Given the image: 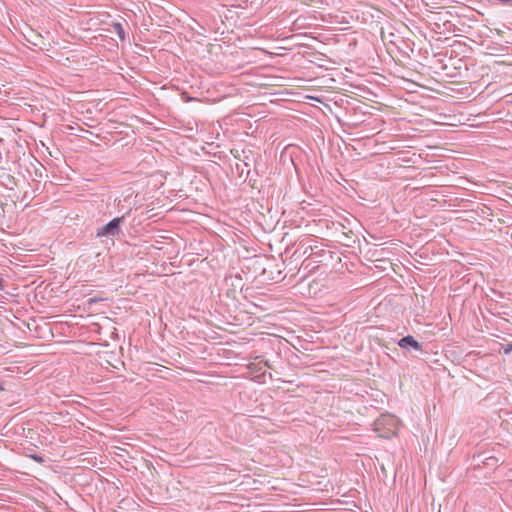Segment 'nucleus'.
Wrapping results in <instances>:
<instances>
[{
    "mask_svg": "<svg viewBox=\"0 0 512 512\" xmlns=\"http://www.w3.org/2000/svg\"><path fill=\"white\" fill-rule=\"evenodd\" d=\"M399 420L391 414L381 415L374 422V431L382 438H391L395 436L399 430Z\"/></svg>",
    "mask_w": 512,
    "mask_h": 512,
    "instance_id": "obj_1",
    "label": "nucleus"
},
{
    "mask_svg": "<svg viewBox=\"0 0 512 512\" xmlns=\"http://www.w3.org/2000/svg\"><path fill=\"white\" fill-rule=\"evenodd\" d=\"M124 220V216L116 217L108 222L103 227L99 228L97 231V237L103 236H115L120 233V225Z\"/></svg>",
    "mask_w": 512,
    "mask_h": 512,
    "instance_id": "obj_2",
    "label": "nucleus"
},
{
    "mask_svg": "<svg viewBox=\"0 0 512 512\" xmlns=\"http://www.w3.org/2000/svg\"><path fill=\"white\" fill-rule=\"evenodd\" d=\"M398 345L401 348L411 347V348H413L414 350H417V351H421L422 350V345L417 340H415L413 336H410V335L401 338L398 341Z\"/></svg>",
    "mask_w": 512,
    "mask_h": 512,
    "instance_id": "obj_3",
    "label": "nucleus"
},
{
    "mask_svg": "<svg viewBox=\"0 0 512 512\" xmlns=\"http://www.w3.org/2000/svg\"><path fill=\"white\" fill-rule=\"evenodd\" d=\"M112 27H113L114 32L119 36V38L122 41L125 40V32H124L122 24L114 23Z\"/></svg>",
    "mask_w": 512,
    "mask_h": 512,
    "instance_id": "obj_4",
    "label": "nucleus"
},
{
    "mask_svg": "<svg viewBox=\"0 0 512 512\" xmlns=\"http://www.w3.org/2000/svg\"><path fill=\"white\" fill-rule=\"evenodd\" d=\"M0 390H2V387L0 386Z\"/></svg>",
    "mask_w": 512,
    "mask_h": 512,
    "instance_id": "obj_5",
    "label": "nucleus"
}]
</instances>
